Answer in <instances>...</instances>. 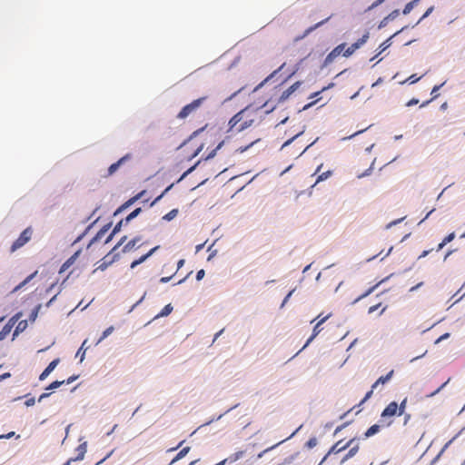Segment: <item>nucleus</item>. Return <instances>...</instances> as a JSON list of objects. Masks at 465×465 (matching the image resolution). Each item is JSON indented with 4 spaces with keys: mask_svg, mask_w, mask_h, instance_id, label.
<instances>
[{
    "mask_svg": "<svg viewBox=\"0 0 465 465\" xmlns=\"http://www.w3.org/2000/svg\"><path fill=\"white\" fill-rule=\"evenodd\" d=\"M386 279H383L381 281H380L378 283H376L374 286L371 287L370 289H368L364 293H362L361 295H360L357 299H355V301L353 302L354 303L359 302L360 300L367 297L368 295H370L381 282H383Z\"/></svg>",
    "mask_w": 465,
    "mask_h": 465,
    "instance_id": "obj_21",
    "label": "nucleus"
},
{
    "mask_svg": "<svg viewBox=\"0 0 465 465\" xmlns=\"http://www.w3.org/2000/svg\"><path fill=\"white\" fill-rule=\"evenodd\" d=\"M132 158L131 153H126L123 157H121L116 163L111 164L108 168V176L113 175L118 168L124 164L126 161L130 160Z\"/></svg>",
    "mask_w": 465,
    "mask_h": 465,
    "instance_id": "obj_12",
    "label": "nucleus"
},
{
    "mask_svg": "<svg viewBox=\"0 0 465 465\" xmlns=\"http://www.w3.org/2000/svg\"><path fill=\"white\" fill-rule=\"evenodd\" d=\"M200 163V161L195 163L193 166H192L191 168H189L185 173H183V174L180 177V179L177 181V182H180L181 180H183L187 174H189L191 172H193L196 165Z\"/></svg>",
    "mask_w": 465,
    "mask_h": 465,
    "instance_id": "obj_41",
    "label": "nucleus"
},
{
    "mask_svg": "<svg viewBox=\"0 0 465 465\" xmlns=\"http://www.w3.org/2000/svg\"><path fill=\"white\" fill-rule=\"evenodd\" d=\"M255 109L252 106L245 107L230 119L228 132L239 133L249 128L255 123Z\"/></svg>",
    "mask_w": 465,
    "mask_h": 465,
    "instance_id": "obj_1",
    "label": "nucleus"
},
{
    "mask_svg": "<svg viewBox=\"0 0 465 465\" xmlns=\"http://www.w3.org/2000/svg\"><path fill=\"white\" fill-rule=\"evenodd\" d=\"M177 213H178V211L176 209H173L172 211H170L168 213H166L163 216V219L166 221H171L177 215Z\"/></svg>",
    "mask_w": 465,
    "mask_h": 465,
    "instance_id": "obj_34",
    "label": "nucleus"
},
{
    "mask_svg": "<svg viewBox=\"0 0 465 465\" xmlns=\"http://www.w3.org/2000/svg\"><path fill=\"white\" fill-rule=\"evenodd\" d=\"M294 292V290H292L287 295L286 297L284 298L283 302H282V307L284 306V304L287 302V301L290 299V297L292 296V292Z\"/></svg>",
    "mask_w": 465,
    "mask_h": 465,
    "instance_id": "obj_54",
    "label": "nucleus"
},
{
    "mask_svg": "<svg viewBox=\"0 0 465 465\" xmlns=\"http://www.w3.org/2000/svg\"><path fill=\"white\" fill-rule=\"evenodd\" d=\"M109 227L110 225L108 224L100 229L99 232L96 233L95 237L93 239V242L104 236V234L108 231Z\"/></svg>",
    "mask_w": 465,
    "mask_h": 465,
    "instance_id": "obj_33",
    "label": "nucleus"
},
{
    "mask_svg": "<svg viewBox=\"0 0 465 465\" xmlns=\"http://www.w3.org/2000/svg\"><path fill=\"white\" fill-rule=\"evenodd\" d=\"M407 401H408V399H407V397H405L401 401V402L400 404H398V407H399V416H401L402 414H404L405 410H406V406H407Z\"/></svg>",
    "mask_w": 465,
    "mask_h": 465,
    "instance_id": "obj_30",
    "label": "nucleus"
},
{
    "mask_svg": "<svg viewBox=\"0 0 465 465\" xmlns=\"http://www.w3.org/2000/svg\"><path fill=\"white\" fill-rule=\"evenodd\" d=\"M141 241V237H134V239H132L131 241H129L123 248V252H131L137 244V242H139Z\"/></svg>",
    "mask_w": 465,
    "mask_h": 465,
    "instance_id": "obj_16",
    "label": "nucleus"
},
{
    "mask_svg": "<svg viewBox=\"0 0 465 465\" xmlns=\"http://www.w3.org/2000/svg\"><path fill=\"white\" fill-rule=\"evenodd\" d=\"M330 317V314L327 315V316H324L322 318H321L319 320V322L315 324L313 330H312V334L311 335V337L307 340L306 343L304 344L303 348L304 349L306 346L309 345V343L311 341H312L315 337L322 331V328H321V325L325 322L327 321V319Z\"/></svg>",
    "mask_w": 465,
    "mask_h": 465,
    "instance_id": "obj_11",
    "label": "nucleus"
},
{
    "mask_svg": "<svg viewBox=\"0 0 465 465\" xmlns=\"http://www.w3.org/2000/svg\"><path fill=\"white\" fill-rule=\"evenodd\" d=\"M77 255H78V252H75L74 255H72L69 259H67L61 266L59 272L62 273V272H65L71 265H73V263L76 260Z\"/></svg>",
    "mask_w": 465,
    "mask_h": 465,
    "instance_id": "obj_15",
    "label": "nucleus"
},
{
    "mask_svg": "<svg viewBox=\"0 0 465 465\" xmlns=\"http://www.w3.org/2000/svg\"><path fill=\"white\" fill-rule=\"evenodd\" d=\"M352 458L350 454H346L342 460H341V464L344 463L346 460H348L349 459Z\"/></svg>",
    "mask_w": 465,
    "mask_h": 465,
    "instance_id": "obj_58",
    "label": "nucleus"
},
{
    "mask_svg": "<svg viewBox=\"0 0 465 465\" xmlns=\"http://www.w3.org/2000/svg\"><path fill=\"white\" fill-rule=\"evenodd\" d=\"M346 46V44L342 43L338 45L325 58L324 64H331L336 57H338L341 53L343 54V50Z\"/></svg>",
    "mask_w": 465,
    "mask_h": 465,
    "instance_id": "obj_10",
    "label": "nucleus"
},
{
    "mask_svg": "<svg viewBox=\"0 0 465 465\" xmlns=\"http://www.w3.org/2000/svg\"><path fill=\"white\" fill-rule=\"evenodd\" d=\"M450 379L444 382L442 385H440L437 390H435L433 392H431L430 394H429L428 396L429 397H432L434 395H436L437 393H439L444 387L445 385L449 382Z\"/></svg>",
    "mask_w": 465,
    "mask_h": 465,
    "instance_id": "obj_42",
    "label": "nucleus"
},
{
    "mask_svg": "<svg viewBox=\"0 0 465 465\" xmlns=\"http://www.w3.org/2000/svg\"><path fill=\"white\" fill-rule=\"evenodd\" d=\"M454 238H455V233L454 232H450V234H448L442 240V242L438 245L437 251L441 250L447 243L450 242Z\"/></svg>",
    "mask_w": 465,
    "mask_h": 465,
    "instance_id": "obj_23",
    "label": "nucleus"
},
{
    "mask_svg": "<svg viewBox=\"0 0 465 465\" xmlns=\"http://www.w3.org/2000/svg\"><path fill=\"white\" fill-rule=\"evenodd\" d=\"M430 252H431V250L423 251L422 253L419 256V258L420 259V258L426 257Z\"/></svg>",
    "mask_w": 465,
    "mask_h": 465,
    "instance_id": "obj_57",
    "label": "nucleus"
},
{
    "mask_svg": "<svg viewBox=\"0 0 465 465\" xmlns=\"http://www.w3.org/2000/svg\"><path fill=\"white\" fill-rule=\"evenodd\" d=\"M301 84L302 83L299 81L295 82L289 88H287L286 90H284L282 92H281V88H280L281 84L274 86L272 89L273 94L268 100H266L263 103L262 107L268 108L267 111L273 110L278 104L282 103L285 100H287L301 86Z\"/></svg>",
    "mask_w": 465,
    "mask_h": 465,
    "instance_id": "obj_2",
    "label": "nucleus"
},
{
    "mask_svg": "<svg viewBox=\"0 0 465 465\" xmlns=\"http://www.w3.org/2000/svg\"><path fill=\"white\" fill-rule=\"evenodd\" d=\"M190 450V447H184L183 449H182L178 453L177 455L172 460L171 464L176 462L177 460L183 459Z\"/></svg>",
    "mask_w": 465,
    "mask_h": 465,
    "instance_id": "obj_24",
    "label": "nucleus"
},
{
    "mask_svg": "<svg viewBox=\"0 0 465 465\" xmlns=\"http://www.w3.org/2000/svg\"><path fill=\"white\" fill-rule=\"evenodd\" d=\"M124 221H120L114 228L112 233L107 237L106 241H105V243H107L108 242L111 241L112 237L114 234H115L116 232H118L120 230H121V227H122V224H123Z\"/></svg>",
    "mask_w": 465,
    "mask_h": 465,
    "instance_id": "obj_29",
    "label": "nucleus"
},
{
    "mask_svg": "<svg viewBox=\"0 0 465 465\" xmlns=\"http://www.w3.org/2000/svg\"><path fill=\"white\" fill-rule=\"evenodd\" d=\"M77 378H78V376H71V377H69V378L66 380V381H65V382H66L67 384H70V383H72L73 381H74Z\"/></svg>",
    "mask_w": 465,
    "mask_h": 465,
    "instance_id": "obj_55",
    "label": "nucleus"
},
{
    "mask_svg": "<svg viewBox=\"0 0 465 465\" xmlns=\"http://www.w3.org/2000/svg\"><path fill=\"white\" fill-rule=\"evenodd\" d=\"M369 32H366L360 39H358L355 43H353L351 46H349L348 48H344V52L342 54V55L344 57H349L351 56V54H354V52L359 49L360 47H361L366 42L367 40L369 39Z\"/></svg>",
    "mask_w": 465,
    "mask_h": 465,
    "instance_id": "obj_7",
    "label": "nucleus"
},
{
    "mask_svg": "<svg viewBox=\"0 0 465 465\" xmlns=\"http://www.w3.org/2000/svg\"><path fill=\"white\" fill-rule=\"evenodd\" d=\"M420 79V77H417V76H416V74H412V75H411V76L407 79V81H409V82H410V84H414V83L418 82Z\"/></svg>",
    "mask_w": 465,
    "mask_h": 465,
    "instance_id": "obj_45",
    "label": "nucleus"
},
{
    "mask_svg": "<svg viewBox=\"0 0 465 465\" xmlns=\"http://www.w3.org/2000/svg\"><path fill=\"white\" fill-rule=\"evenodd\" d=\"M26 327H27V322L25 320L20 321L17 323L16 328L14 331V337L18 335L23 331H25Z\"/></svg>",
    "mask_w": 465,
    "mask_h": 465,
    "instance_id": "obj_25",
    "label": "nucleus"
},
{
    "mask_svg": "<svg viewBox=\"0 0 465 465\" xmlns=\"http://www.w3.org/2000/svg\"><path fill=\"white\" fill-rule=\"evenodd\" d=\"M441 87V85H435L431 91V94L433 95V98H437L439 94L438 91Z\"/></svg>",
    "mask_w": 465,
    "mask_h": 465,
    "instance_id": "obj_46",
    "label": "nucleus"
},
{
    "mask_svg": "<svg viewBox=\"0 0 465 465\" xmlns=\"http://www.w3.org/2000/svg\"><path fill=\"white\" fill-rule=\"evenodd\" d=\"M399 416V407L396 401H391L381 411V422L382 426H391L393 422L392 417Z\"/></svg>",
    "mask_w": 465,
    "mask_h": 465,
    "instance_id": "obj_4",
    "label": "nucleus"
},
{
    "mask_svg": "<svg viewBox=\"0 0 465 465\" xmlns=\"http://www.w3.org/2000/svg\"><path fill=\"white\" fill-rule=\"evenodd\" d=\"M434 7L433 6H430V8L427 9V11L424 13V15H422V17L420 18V20L424 19L425 17L429 16L432 11H433Z\"/></svg>",
    "mask_w": 465,
    "mask_h": 465,
    "instance_id": "obj_50",
    "label": "nucleus"
},
{
    "mask_svg": "<svg viewBox=\"0 0 465 465\" xmlns=\"http://www.w3.org/2000/svg\"><path fill=\"white\" fill-rule=\"evenodd\" d=\"M404 416V419H403V425H407V423L409 422V420H411V414L410 413H406L404 412V414H402Z\"/></svg>",
    "mask_w": 465,
    "mask_h": 465,
    "instance_id": "obj_52",
    "label": "nucleus"
},
{
    "mask_svg": "<svg viewBox=\"0 0 465 465\" xmlns=\"http://www.w3.org/2000/svg\"><path fill=\"white\" fill-rule=\"evenodd\" d=\"M316 445H317V439H316V438H311V439L306 442V446H307L309 449H312V448H314Z\"/></svg>",
    "mask_w": 465,
    "mask_h": 465,
    "instance_id": "obj_39",
    "label": "nucleus"
},
{
    "mask_svg": "<svg viewBox=\"0 0 465 465\" xmlns=\"http://www.w3.org/2000/svg\"><path fill=\"white\" fill-rule=\"evenodd\" d=\"M450 336L449 333H444L443 335H441L438 340H437V342L444 340V339H447L448 337Z\"/></svg>",
    "mask_w": 465,
    "mask_h": 465,
    "instance_id": "obj_60",
    "label": "nucleus"
},
{
    "mask_svg": "<svg viewBox=\"0 0 465 465\" xmlns=\"http://www.w3.org/2000/svg\"><path fill=\"white\" fill-rule=\"evenodd\" d=\"M389 19H386V17L381 22L379 27L381 28L383 26H385L388 23Z\"/></svg>",
    "mask_w": 465,
    "mask_h": 465,
    "instance_id": "obj_59",
    "label": "nucleus"
},
{
    "mask_svg": "<svg viewBox=\"0 0 465 465\" xmlns=\"http://www.w3.org/2000/svg\"><path fill=\"white\" fill-rule=\"evenodd\" d=\"M381 306V303H378L376 305H373V306H371L368 310V313H372L374 312L376 310H378L380 307Z\"/></svg>",
    "mask_w": 465,
    "mask_h": 465,
    "instance_id": "obj_47",
    "label": "nucleus"
},
{
    "mask_svg": "<svg viewBox=\"0 0 465 465\" xmlns=\"http://www.w3.org/2000/svg\"><path fill=\"white\" fill-rule=\"evenodd\" d=\"M208 100V96H202L194 99L190 104L184 105L177 114L178 119H185L196 113V111Z\"/></svg>",
    "mask_w": 465,
    "mask_h": 465,
    "instance_id": "obj_3",
    "label": "nucleus"
},
{
    "mask_svg": "<svg viewBox=\"0 0 465 465\" xmlns=\"http://www.w3.org/2000/svg\"><path fill=\"white\" fill-rule=\"evenodd\" d=\"M330 18H331V16H329V17H327L326 19H324V20H322V21H321V22L317 23L313 27H312V28L310 29V31H312V29L317 28V27H319V26L322 25H323L324 23H326Z\"/></svg>",
    "mask_w": 465,
    "mask_h": 465,
    "instance_id": "obj_51",
    "label": "nucleus"
},
{
    "mask_svg": "<svg viewBox=\"0 0 465 465\" xmlns=\"http://www.w3.org/2000/svg\"><path fill=\"white\" fill-rule=\"evenodd\" d=\"M381 430V425L379 424H373L372 426H371L365 432H364V437L365 438H370L373 435H375L376 433H378L379 431Z\"/></svg>",
    "mask_w": 465,
    "mask_h": 465,
    "instance_id": "obj_18",
    "label": "nucleus"
},
{
    "mask_svg": "<svg viewBox=\"0 0 465 465\" xmlns=\"http://www.w3.org/2000/svg\"><path fill=\"white\" fill-rule=\"evenodd\" d=\"M385 0H377L376 2H374L371 5V7H375V6H378L379 5H381V3H383Z\"/></svg>",
    "mask_w": 465,
    "mask_h": 465,
    "instance_id": "obj_63",
    "label": "nucleus"
},
{
    "mask_svg": "<svg viewBox=\"0 0 465 465\" xmlns=\"http://www.w3.org/2000/svg\"><path fill=\"white\" fill-rule=\"evenodd\" d=\"M114 328L113 326H110L106 330H104L102 336L99 338L97 343L101 342L104 339L110 335L114 331Z\"/></svg>",
    "mask_w": 465,
    "mask_h": 465,
    "instance_id": "obj_32",
    "label": "nucleus"
},
{
    "mask_svg": "<svg viewBox=\"0 0 465 465\" xmlns=\"http://www.w3.org/2000/svg\"><path fill=\"white\" fill-rule=\"evenodd\" d=\"M204 274H205L204 270L198 271L196 273V280L197 281L202 280L203 278Z\"/></svg>",
    "mask_w": 465,
    "mask_h": 465,
    "instance_id": "obj_49",
    "label": "nucleus"
},
{
    "mask_svg": "<svg viewBox=\"0 0 465 465\" xmlns=\"http://www.w3.org/2000/svg\"><path fill=\"white\" fill-rule=\"evenodd\" d=\"M33 229L31 227L25 228L19 237L13 242L10 248V252H14L16 250L20 249L24 245H25L32 238Z\"/></svg>",
    "mask_w": 465,
    "mask_h": 465,
    "instance_id": "obj_5",
    "label": "nucleus"
},
{
    "mask_svg": "<svg viewBox=\"0 0 465 465\" xmlns=\"http://www.w3.org/2000/svg\"><path fill=\"white\" fill-rule=\"evenodd\" d=\"M399 15V10H394L386 16V19L393 20Z\"/></svg>",
    "mask_w": 465,
    "mask_h": 465,
    "instance_id": "obj_43",
    "label": "nucleus"
},
{
    "mask_svg": "<svg viewBox=\"0 0 465 465\" xmlns=\"http://www.w3.org/2000/svg\"><path fill=\"white\" fill-rule=\"evenodd\" d=\"M418 103H419V100H418V99L413 98V99L410 100V101L406 104V105H407V106H411V105L417 104Z\"/></svg>",
    "mask_w": 465,
    "mask_h": 465,
    "instance_id": "obj_53",
    "label": "nucleus"
},
{
    "mask_svg": "<svg viewBox=\"0 0 465 465\" xmlns=\"http://www.w3.org/2000/svg\"><path fill=\"white\" fill-rule=\"evenodd\" d=\"M85 343H86V341H84L83 342L82 346L80 347V349L78 350V351L76 353V356L81 355L80 361H83L84 358L85 350H84V346L85 345Z\"/></svg>",
    "mask_w": 465,
    "mask_h": 465,
    "instance_id": "obj_37",
    "label": "nucleus"
},
{
    "mask_svg": "<svg viewBox=\"0 0 465 465\" xmlns=\"http://www.w3.org/2000/svg\"><path fill=\"white\" fill-rule=\"evenodd\" d=\"M36 274H37V271H35V272H33L29 276H27L22 282H20L17 286L15 287V289L13 290V292H15L18 290L22 289L26 283H28L32 279H34Z\"/></svg>",
    "mask_w": 465,
    "mask_h": 465,
    "instance_id": "obj_20",
    "label": "nucleus"
},
{
    "mask_svg": "<svg viewBox=\"0 0 465 465\" xmlns=\"http://www.w3.org/2000/svg\"><path fill=\"white\" fill-rule=\"evenodd\" d=\"M355 440V439H351L347 443H345L344 445H341V441H338L336 442L328 451V453L323 457V459L322 460V462H324L328 456H330L331 454H336V453H339L346 449H348L349 447H351L353 443V441Z\"/></svg>",
    "mask_w": 465,
    "mask_h": 465,
    "instance_id": "obj_9",
    "label": "nucleus"
},
{
    "mask_svg": "<svg viewBox=\"0 0 465 465\" xmlns=\"http://www.w3.org/2000/svg\"><path fill=\"white\" fill-rule=\"evenodd\" d=\"M35 400L34 397H31L25 401V405L27 407H31V406L35 405Z\"/></svg>",
    "mask_w": 465,
    "mask_h": 465,
    "instance_id": "obj_44",
    "label": "nucleus"
},
{
    "mask_svg": "<svg viewBox=\"0 0 465 465\" xmlns=\"http://www.w3.org/2000/svg\"><path fill=\"white\" fill-rule=\"evenodd\" d=\"M86 448H87V446H86V442H84V443L80 444V445L77 447V449H76V450H77V452H78V455H77L74 459H72V460H73V461H74V460H83V459H84V454H85V452H86Z\"/></svg>",
    "mask_w": 465,
    "mask_h": 465,
    "instance_id": "obj_17",
    "label": "nucleus"
},
{
    "mask_svg": "<svg viewBox=\"0 0 465 465\" xmlns=\"http://www.w3.org/2000/svg\"><path fill=\"white\" fill-rule=\"evenodd\" d=\"M10 376H11V374L9 372H5V373L0 375V381H4L6 378H9Z\"/></svg>",
    "mask_w": 465,
    "mask_h": 465,
    "instance_id": "obj_56",
    "label": "nucleus"
},
{
    "mask_svg": "<svg viewBox=\"0 0 465 465\" xmlns=\"http://www.w3.org/2000/svg\"><path fill=\"white\" fill-rule=\"evenodd\" d=\"M60 360L59 359H54V361H52L48 366L45 369V371L40 374L39 376V380L40 381H44L45 379H46V377L54 370V368L57 366V364L59 363Z\"/></svg>",
    "mask_w": 465,
    "mask_h": 465,
    "instance_id": "obj_13",
    "label": "nucleus"
},
{
    "mask_svg": "<svg viewBox=\"0 0 465 465\" xmlns=\"http://www.w3.org/2000/svg\"><path fill=\"white\" fill-rule=\"evenodd\" d=\"M142 212L141 208H136L131 213H129L125 218V223H128L131 220L135 218Z\"/></svg>",
    "mask_w": 465,
    "mask_h": 465,
    "instance_id": "obj_27",
    "label": "nucleus"
},
{
    "mask_svg": "<svg viewBox=\"0 0 465 465\" xmlns=\"http://www.w3.org/2000/svg\"><path fill=\"white\" fill-rule=\"evenodd\" d=\"M21 315H22L21 312L16 313L3 327V329L0 331V341L5 340L10 334L14 325L18 322V320L21 317Z\"/></svg>",
    "mask_w": 465,
    "mask_h": 465,
    "instance_id": "obj_8",
    "label": "nucleus"
},
{
    "mask_svg": "<svg viewBox=\"0 0 465 465\" xmlns=\"http://www.w3.org/2000/svg\"><path fill=\"white\" fill-rule=\"evenodd\" d=\"M349 448H350V450L348 451V454H350L351 457L355 456L356 453L359 450V445H355V446H352V447L351 446Z\"/></svg>",
    "mask_w": 465,
    "mask_h": 465,
    "instance_id": "obj_40",
    "label": "nucleus"
},
{
    "mask_svg": "<svg viewBox=\"0 0 465 465\" xmlns=\"http://www.w3.org/2000/svg\"><path fill=\"white\" fill-rule=\"evenodd\" d=\"M332 174V171H326L322 173H320L316 179V183H320L322 181L327 180L329 177H331Z\"/></svg>",
    "mask_w": 465,
    "mask_h": 465,
    "instance_id": "obj_26",
    "label": "nucleus"
},
{
    "mask_svg": "<svg viewBox=\"0 0 465 465\" xmlns=\"http://www.w3.org/2000/svg\"><path fill=\"white\" fill-rule=\"evenodd\" d=\"M390 45H391V38H388L386 41H384L382 44H381V45L379 46V53L375 57H377L379 54H381L382 52H384Z\"/></svg>",
    "mask_w": 465,
    "mask_h": 465,
    "instance_id": "obj_31",
    "label": "nucleus"
},
{
    "mask_svg": "<svg viewBox=\"0 0 465 465\" xmlns=\"http://www.w3.org/2000/svg\"><path fill=\"white\" fill-rule=\"evenodd\" d=\"M126 240V236H124L121 238V240L119 241V242L113 248V250L111 251L112 252H114L120 245H122Z\"/></svg>",
    "mask_w": 465,
    "mask_h": 465,
    "instance_id": "obj_48",
    "label": "nucleus"
},
{
    "mask_svg": "<svg viewBox=\"0 0 465 465\" xmlns=\"http://www.w3.org/2000/svg\"><path fill=\"white\" fill-rule=\"evenodd\" d=\"M140 194L134 197V198H131L129 201H127L123 206H121L116 212H115V214L118 213L119 212H121L122 209H124V207L132 204L135 200H137L139 198Z\"/></svg>",
    "mask_w": 465,
    "mask_h": 465,
    "instance_id": "obj_36",
    "label": "nucleus"
},
{
    "mask_svg": "<svg viewBox=\"0 0 465 465\" xmlns=\"http://www.w3.org/2000/svg\"><path fill=\"white\" fill-rule=\"evenodd\" d=\"M419 1H420V0H413V1L410 2V3H408V4L405 5V7H404V9H403V12H402V13H403L404 15H408V14H409L412 9H413L414 5H417V3H418Z\"/></svg>",
    "mask_w": 465,
    "mask_h": 465,
    "instance_id": "obj_28",
    "label": "nucleus"
},
{
    "mask_svg": "<svg viewBox=\"0 0 465 465\" xmlns=\"http://www.w3.org/2000/svg\"><path fill=\"white\" fill-rule=\"evenodd\" d=\"M284 65L285 64H282L277 70L273 71L270 75H268L261 84L257 85L255 91L262 87L263 84H265L267 82H269L272 78H273L281 70H282Z\"/></svg>",
    "mask_w": 465,
    "mask_h": 465,
    "instance_id": "obj_19",
    "label": "nucleus"
},
{
    "mask_svg": "<svg viewBox=\"0 0 465 465\" xmlns=\"http://www.w3.org/2000/svg\"><path fill=\"white\" fill-rule=\"evenodd\" d=\"M203 129H204V127L200 128V129L194 131L191 137H194V136L198 135Z\"/></svg>",
    "mask_w": 465,
    "mask_h": 465,
    "instance_id": "obj_61",
    "label": "nucleus"
},
{
    "mask_svg": "<svg viewBox=\"0 0 465 465\" xmlns=\"http://www.w3.org/2000/svg\"><path fill=\"white\" fill-rule=\"evenodd\" d=\"M64 383V381H53L47 388L46 390H54V389H57L59 388L62 384Z\"/></svg>",
    "mask_w": 465,
    "mask_h": 465,
    "instance_id": "obj_35",
    "label": "nucleus"
},
{
    "mask_svg": "<svg viewBox=\"0 0 465 465\" xmlns=\"http://www.w3.org/2000/svg\"><path fill=\"white\" fill-rule=\"evenodd\" d=\"M159 248V246H155L153 247V249H151L147 253H145L144 255L141 256L139 259L137 260H134L132 263H131V268L134 269L135 268L137 265L141 264L142 262H143L145 260H147L157 249Z\"/></svg>",
    "mask_w": 465,
    "mask_h": 465,
    "instance_id": "obj_14",
    "label": "nucleus"
},
{
    "mask_svg": "<svg viewBox=\"0 0 465 465\" xmlns=\"http://www.w3.org/2000/svg\"><path fill=\"white\" fill-rule=\"evenodd\" d=\"M173 306L169 303L154 317L155 319L168 316L173 312Z\"/></svg>",
    "mask_w": 465,
    "mask_h": 465,
    "instance_id": "obj_22",
    "label": "nucleus"
},
{
    "mask_svg": "<svg viewBox=\"0 0 465 465\" xmlns=\"http://www.w3.org/2000/svg\"><path fill=\"white\" fill-rule=\"evenodd\" d=\"M393 374H394V371H393V370H391V371H389L385 376H381V377H380V378H379V379H378V380H377V381L372 384L371 391H369L365 394L364 398H363V399L361 400V404L364 403L366 401H368V400L371 397V395H372V393H373V391H374V390H375L379 385H381V384H382V385H383V384L387 383V382H388V381L392 378Z\"/></svg>",
    "mask_w": 465,
    "mask_h": 465,
    "instance_id": "obj_6",
    "label": "nucleus"
},
{
    "mask_svg": "<svg viewBox=\"0 0 465 465\" xmlns=\"http://www.w3.org/2000/svg\"><path fill=\"white\" fill-rule=\"evenodd\" d=\"M50 394L49 393H43L40 395L39 399H38V401H41L43 399H45L46 397H48Z\"/></svg>",
    "mask_w": 465,
    "mask_h": 465,
    "instance_id": "obj_62",
    "label": "nucleus"
},
{
    "mask_svg": "<svg viewBox=\"0 0 465 465\" xmlns=\"http://www.w3.org/2000/svg\"><path fill=\"white\" fill-rule=\"evenodd\" d=\"M170 279H171V277H162V278L160 279V282L164 283V282H169V281H170Z\"/></svg>",
    "mask_w": 465,
    "mask_h": 465,
    "instance_id": "obj_64",
    "label": "nucleus"
},
{
    "mask_svg": "<svg viewBox=\"0 0 465 465\" xmlns=\"http://www.w3.org/2000/svg\"><path fill=\"white\" fill-rule=\"evenodd\" d=\"M173 186V183H172L171 185H169L158 197L155 198V200L152 203L151 205H153L154 203H156L158 201H160L162 199V197Z\"/></svg>",
    "mask_w": 465,
    "mask_h": 465,
    "instance_id": "obj_38",
    "label": "nucleus"
}]
</instances>
